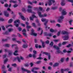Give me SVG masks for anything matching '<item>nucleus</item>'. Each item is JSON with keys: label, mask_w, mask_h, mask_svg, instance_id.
Returning <instances> with one entry per match:
<instances>
[{"label": "nucleus", "mask_w": 73, "mask_h": 73, "mask_svg": "<svg viewBox=\"0 0 73 73\" xmlns=\"http://www.w3.org/2000/svg\"><path fill=\"white\" fill-rule=\"evenodd\" d=\"M8 61V59H7V58H6L4 60V64H6V63L7 62V61Z\"/></svg>", "instance_id": "obj_34"}, {"label": "nucleus", "mask_w": 73, "mask_h": 73, "mask_svg": "<svg viewBox=\"0 0 73 73\" xmlns=\"http://www.w3.org/2000/svg\"><path fill=\"white\" fill-rule=\"evenodd\" d=\"M21 69L22 72H26L27 73H31V72L29 70H28L23 68H22Z\"/></svg>", "instance_id": "obj_7"}, {"label": "nucleus", "mask_w": 73, "mask_h": 73, "mask_svg": "<svg viewBox=\"0 0 73 73\" xmlns=\"http://www.w3.org/2000/svg\"><path fill=\"white\" fill-rule=\"evenodd\" d=\"M38 15L40 17H42V15L41 14V12H39L38 11Z\"/></svg>", "instance_id": "obj_22"}, {"label": "nucleus", "mask_w": 73, "mask_h": 73, "mask_svg": "<svg viewBox=\"0 0 73 73\" xmlns=\"http://www.w3.org/2000/svg\"><path fill=\"white\" fill-rule=\"evenodd\" d=\"M33 69L34 70H39L40 68L39 67H34Z\"/></svg>", "instance_id": "obj_32"}, {"label": "nucleus", "mask_w": 73, "mask_h": 73, "mask_svg": "<svg viewBox=\"0 0 73 73\" xmlns=\"http://www.w3.org/2000/svg\"><path fill=\"white\" fill-rule=\"evenodd\" d=\"M5 46L6 47H7L8 48H9V44H5Z\"/></svg>", "instance_id": "obj_56"}, {"label": "nucleus", "mask_w": 73, "mask_h": 73, "mask_svg": "<svg viewBox=\"0 0 73 73\" xmlns=\"http://www.w3.org/2000/svg\"><path fill=\"white\" fill-rule=\"evenodd\" d=\"M47 36H49V37H52V34H48Z\"/></svg>", "instance_id": "obj_64"}, {"label": "nucleus", "mask_w": 73, "mask_h": 73, "mask_svg": "<svg viewBox=\"0 0 73 73\" xmlns=\"http://www.w3.org/2000/svg\"><path fill=\"white\" fill-rule=\"evenodd\" d=\"M36 17V16L33 15H32L30 17V19L31 21H33L34 18Z\"/></svg>", "instance_id": "obj_12"}, {"label": "nucleus", "mask_w": 73, "mask_h": 73, "mask_svg": "<svg viewBox=\"0 0 73 73\" xmlns=\"http://www.w3.org/2000/svg\"><path fill=\"white\" fill-rule=\"evenodd\" d=\"M8 53L9 56H11L12 54V51L9 50L8 51Z\"/></svg>", "instance_id": "obj_20"}, {"label": "nucleus", "mask_w": 73, "mask_h": 73, "mask_svg": "<svg viewBox=\"0 0 73 73\" xmlns=\"http://www.w3.org/2000/svg\"><path fill=\"white\" fill-rule=\"evenodd\" d=\"M12 40L13 41H14L15 42H16V41H17V40H16V38H13Z\"/></svg>", "instance_id": "obj_37"}, {"label": "nucleus", "mask_w": 73, "mask_h": 73, "mask_svg": "<svg viewBox=\"0 0 73 73\" xmlns=\"http://www.w3.org/2000/svg\"><path fill=\"white\" fill-rule=\"evenodd\" d=\"M22 11L24 12H26V10H25V8H23L22 9Z\"/></svg>", "instance_id": "obj_53"}, {"label": "nucleus", "mask_w": 73, "mask_h": 73, "mask_svg": "<svg viewBox=\"0 0 73 73\" xmlns=\"http://www.w3.org/2000/svg\"><path fill=\"white\" fill-rule=\"evenodd\" d=\"M32 25L33 27H36V23H33Z\"/></svg>", "instance_id": "obj_42"}, {"label": "nucleus", "mask_w": 73, "mask_h": 73, "mask_svg": "<svg viewBox=\"0 0 73 73\" xmlns=\"http://www.w3.org/2000/svg\"><path fill=\"white\" fill-rule=\"evenodd\" d=\"M12 65L13 66H14V67H16L17 66V65L16 64H13Z\"/></svg>", "instance_id": "obj_61"}, {"label": "nucleus", "mask_w": 73, "mask_h": 73, "mask_svg": "<svg viewBox=\"0 0 73 73\" xmlns=\"http://www.w3.org/2000/svg\"><path fill=\"white\" fill-rule=\"evenodd\" d=\"M32 1L33 3L37 4V1L36 0H33Z\"/></svg>", "instance_id": "obj_36"}, {"label": "nucleus", "mask_w": 73, "mask_h": 73, "mask_svg": "<svg viewBox=\"0 0 73 73\" xmlns=\"http://www.w3.org/2000/svg\"><path fill=\"white\" fill-rule=\"evenodd\" d=\"M50 10V8H49V7H47L46 10V12H49Z\"/></svg>", "instance_id": "obj_51"}, {"label": "nucleus", "mask_w": 73, "mask_h": 73, "mask_svg": "<svg viewBox=\"0 0 73 73\" xmlns=\"http://www.w3.org/2000/svg\"><path fill=\"white\" fill-rule=\"evenodd\" d=\"M31 71L32 72H33V73H38L37 71H35V70L33 69V68H32L31 70Z\"/></svg>", "instance_id": "obj_28"}, {"label": "nucleus", "mask_w": 73, "mask_h": 73, "mask_svg": "<svg viewBox=\"0 0 73 73\" xmlns=\"http://www.w3.org/2000/svg\"><path fill=\"white\" fill-rule=\"evenodd\" d=\"M64 58H61L60 61L61 62H64Z\"/></svg>", "instance_id": "obj_43"}, {"label": "nucleus", "mask_w": 73, "mask_h": 73, "mask_svg": "<svg viewBox=\"0 0 73 73\" xmlns=\"http://www.w3.org/2000/svg\"><path fill=\"white\" fill-rule=\"evenodd\" d=\"M42 48H44L45 47V42H42Z\"/></svg>", "instance_id": "obj_46"}, {"label": "nucleus", "mask_w": 73, "mask_h": 73, "mask_svg": "<svg viewBox=\"0 0 73 73\" xmlns=\"http://www.w3.org/2000/svg\"><path fill=\"white\" fill-rule=\"evenodd\" d=\"M12 69V67H10L8 69V71H9V72H11Z\"/></svg>", "instance_id": "obj_47"}, {"label": "nucleus", "mask_w": 73, "mask_h": 73, "mask_svg": "<svg viewBox=\"0 0 73 73\" xmlns=\"http://www.w3.org/2000/svg\"><path fill=\"white\" fill-rule=\"evenodd\" d=\"M5 7H8V5L7 3H6L4 5Z\"/></svg>", "instance_id": "obj_62"}, {"label": "nucleus", "mask_w": 73, "mask_h": 73, "mask_svg": "<svg viewBox=\"0 0 73 73\" xmlns=\"http://www.w3.org/2000/svg\"><path fill=\"white\" fill-rule=\"evenodd\" d=\"M73 46V43H72V44H69L68 45L66 46L67 48H70L71 46Z\"/></svg>", "instance_id": "obj_24"}, {"label": "nucleus", "mask_w": 73, "mask_h": 73, "mask_svg": "<svg viewBox=\"0 0 73 73\" xmlns=\"http://www.w3.org/2000/svg\"><path fill=\"white\" fill-rule=\"evenodd\" d=\"M38 44H35V47L36 48H38Z\"/></svg>", "instance_id": "obj_55"}, {"label": "nucleus", "mask_w": 73, "mask_h": 73, "mask_svg": "<svg viewBox=\"0 0 73 73\" xmlns=\"http://www.w3.org/2000/svg\"><path fill=\"white\" fill-rule=\"evenodd\" d=\"M68 42V41H66V42H63L62 43V44L63 45H65V44H66Z\"/></svg>", "instance_id": "obj_33"}, {"label": "nucleus", "mask_w": 73, "mask_h": 73, "mask_svg": "<svg viewBox=\"0 0 73 73\" xmlns=\"http://www.w3.org/2000/svg\"><path fill=\"white\" fill-rule=\"evenodd\" d=\"M17 60L19 62H21V59L19 56H17L16 58H15L14 61H17Z\"/></svg>", "instance_id": "obj_10"}, {"label": "nucleus", "mask_w": 73, "mask_h": 73, "mask_svg": "<svg viewBox=\"0 0 73 73\" xmlns=\"http://www.w3.org/2000/svg\"><path fill=\"white\" fill-rule=\"evenodd\" d=\"M31 26H29V25H27L26 27V28L27 29H29L31 28Z\"/></svg>", "instance_id": "obj_49"}, {"label": "nucleus", "mask_w": 73, "mask_h": 73, "mask_svg": "<svg viewBox=\"0 0 73 73\" xmlns=\"http://www.w3.org/2000/svg\"><path fill=\"white\" fill-rule=\"evenodd\" d=\"M69 57H67L66 58L65 60L67 62V61H69Z\"/></svg>", "instance_id": "obj_54"}, {"label": "nucleus", "mask_w": 73, "mask_h": 73, "mask_svg": "<svg viewBox=\"0 0 73 73\" xmlns=\"http://www.w3.org/2000/svg\"><path fill=\"white\" fill-rule=\"evenodd\" d=\"M58 65H59V63H55L53 65V66L54 68H55V67L58 66Z\"/></svg>", "instance_id": "obj_18"}, {"label": "nucleus", "mask_w": 73, "mask_h": 73, "mask_svg": "<svg viewBox=\"0 0 73 73\" xmlns=\"http://www.w3.org/2000/svg\"><path fill=\"white\" fill-rule=\"evenodd\" d=\"M2 69L4 70L5 69V67L4 66V65H3V67H2Z\"/></svg>", "instance_id": "obj_59"}, {"label": "nucleus", "mask_w": 73, "mask_h": 73, "mask_svg": "<svg viewBox=\"0 0 73 73\" xmlns=\"http://www.w3.org/2000/svg\"><path fill=\"white\" fill-rule=\"evenodd\" d=\"M53 48H54L55 49H56L57 50H58L56 51V52H55L56 54H58V53H61V51H60V48H59L56 45H54L53 46Z\"/></svg>", "instance_id": "obj_1"}, {"label": "nucleus", "mask_w": 73, "mask_h": 73, "mask_svg": "<svg viewBox=\"0 0 73 73\" xmlns=\"http://www.w3.org/2000/svg\"><path fill=\"white\" fill-rule=\"evenodd\" d=\"M28 47V44H24L23 46V48H27Z\"/></svg>", "instance_id": "obj_21"}, {"label": "nucleus", "mask_w": 73, "mask_h": 73, "mask_svg": "<svg viewBox=\"0 0 73 73\" xmlns=\"http://www.w3.org/2000/svg\"><path fill=\"white\" fill-rule=\"evenodd\" d=\"M46 19L44 18H42L41 20L42 22H44Z\"/></svg>", "instance_id": "obj_50"}, {"label": "nucleus", "mask_w": 73, "mask_h": 73, "mask_svg": "<svg viewBox=\"0 0 73 73\" xmlns=\"http://www.w3.org/2000/svg\"><path fill=\"white\" fill-rule=\"evenodd\" d=\"M18 31H21V30H22V28L20 27H19L18 28Z\"/></svg>", "instance_id": "obj_44"}, {"label": "nucleus", "mask_w": 73, "mask_h": 73, "mask_svg": "<svg viewBox=\"0 0 73 73\" xmlns=\"http://www.w3.org/2000/svg\"><path fill=\"white\" fill-rule=\"evenodd\" d=\"M30 65L31 67H32L33 66L34 64L33 63L31 62L30 63Z\"/></svg>", "instance_id": "obj_52"}, {"label": "nucleus", "mask_w": 73, "mask_h": 73, "mask_svg": "<svg viewBox=\"0 0 73 73\" xmlns=\"http://www.w3.org/2000/svg\"><path fill=\"white\" fill-rule=\"evenodd\" d=\"M13 19H10L8 21V23L9 24H11V23H12V22L13 21Z\"/></svg>", "instance_id": "obj_29"}, {"label": "nucleus", "mask_w": 73, "mask_h": 73, "mask_svg": "<svg viewBox=\"0 0 73 73\" xmlns=\"http://www.w3.org/2000/svg\"><path fill=\"white\" fill-rule=\"evenodd\" d=\"M50 21L51 23H56V21L54 20H51Z\"/></svg>", "instance_id": "obj_38"}, {"label": "nucleus", "mask_w": 73, "mask_h": 73, "mask_svg": "<svg viewBox=\"0 0 73 73\" xmlns=\"http://www.w3.org/2000/svg\"><path fill=\"white\" fill-rule=\"evenodd\" d=\"M64 19V15H61L59 17V19H58V23H62L63 21V19Z\"/></svg>", "instance_id": "obj_3"}, {"label": "nucleus", "mask_w": 73, "mask_h": 73, "mask_svg": "<svg viewBox=\"0 0 73 73\" xmlns=\"http://www.w3.org/2000/svg\"><path fill=\"white\" fill-rule=\"evenodd\" d=\"M2 41H3V42L7 41H8V39H2Z\"/></svg>", "instance_id": "obj_63"}, {"label": "nucleus", "mask_w": 73, "mask_h": 73, "mask_svg": "<svg viewBox=\"0 0 73 73\" xmlns=\"http://www.w3.org/2000/svg\"><path fill=\"white\" fill-rule=\"evenodd\" d=\"M72 21H73V20H70L69 22L70 25H72Z\"/></svg>", "instance_id": "obj_48"}, {"label": "nucleus", "mask_w": 73, "mask_h": 73, "mask_svg": "<svg viewBox=\"0 0 73 73\" xmlns=\"http://www.w3.org/2000/svg\"><path fill=\"white\" fill-rule=\"evenodd\" d=\"M61 34L62 35H68L69 33L66 31H63L61 32Z\"/></svg>", "instance_id": "obj_11"}, {"label": "nucleus", "mask_w": 73, "mask_h": 73, "mask_svg": "<svg viewBox=\"0 0 73 73\" xmlns=\"http://www.w3.org/2000/svg\"><path fill=\"white\" fill-rule=\"evenodd\" d=\"M4 15L6 17H8L9 16V14L8 13V12L7 11H5L4 12Z\"/></svg>", "instance_id": "obj_15"}, {"label": "nucleus", "mask_w": 73, "mask_h": 73, "mask_svg": "<svg viewBox=\"0 0 73 73\" xmlns=\"http://www.w3.org/2000/svg\"><path fill=\"white\" fill-rule=\"evenodd\" d=\"M62 38H64V40H68L69 39V36H68L65 35L62 36Z\"/></svg>", "instance_id": "obj_9"}, {"label": "nucleus", "mask_w": 73, "mask_h": 73, "mask_svg": "<svg viewBox=\"0 0 73 73\" xmlns=\"http://www.w3.org/2000/svg\"><path fill=\"white\" fill-rule=\"evenodd\" d=\"M52 3H55V1L54 0H49L47 2L49 6H50L52 4Z\"/></svg>", "instance_id": "obj_2"}, {"label": "nucleus", "mask_w": 73, "mask_h": 73, "mask_svg": "<svg viewBox=\"0 0 73 73\" xmlns=\"http://www.w3.org/2000/svg\"><path fill=\"white\" fill-rule=\"evenodd\" d=\"M48 21H49V20L46 19L44 22V25H45V29L46 30H47L46 29L48 28V26L46 25V24H47V23H48Z\"/></svg>", "instance_id": "obj_5"}, {"label": "nucleus", "mask_w": 73, "mask_h": 73, "mask_svg": "<svg viewBox=\"0 0 73 73\" xmlns=\"http://www.w3.org/2000/svg\"><path fill=\"white\" fill-rule=\"evenodd\" d=\"M22 40L23 42H24V43H26V40L25 39H23Z\"/></svg>", "instance_id": "obj_60"}, {"label": "nucleus", "mask_w": 73, "mask_h": 73, "mask_svg": "<svg viewBox=\"0 0 73 73\" xmlns=\"http://www.w3.org/2000/svg\"><path fill=\"white\" fill-rule=\"evenodd\" d=\"M14 30L12 28H9L8 29V31L9 32H12V31H13Z\"/></svg>", "instance_id": "obj_25"}, {"label": "nucleus", "mask_w": 73, "mask_h": 73, "mask_svg": "<svg viewBox=\"0 0 73 73\" xmlns=\"http://www.w3.org/2000/svg\"><path fill=\"white\" fill-rule=\"evenodd\" d=\"M9 2L10 3H16L17 1H15L13 0H10Z\"/></svg>", "instance_id": "obj_23"}, {"label": "nucleus", "mask_w": 73, "mask_h": 73, "mask_svg": "<svg viewBox=\"0 0 73 73\" xmlns=\"http://www.w3.org/2000/svg\"><path fill=\"white\" fill-rule=\"evenodd\" d=\"M69 70V69H61V72L62 73H64V72H65V71H68Z\"/></svg>", "instance_id": "obj_16"}, {"label": "nucleus", "mask_w": 73, "mask_h": 73, "mask_svg": "<svg viewBox=\"0 0 73 73\" xmlns=\"http://www.w3.org/2000/svg\"><path fill=\"white\" fill-rule=\"evenodd\" d=\"M31 35H32L33 36H36L37 34L36 33H34L33 32H32L30 33Z\"/></svg>", "instance_id": "obj_19"}, {"label": "nucleus", "mask_w": 73, "mask_h": 73, "mask_svg": "<svg viewBox=\"0 0 73 73\" xmlns=\"http://www.w3.org/2000/svg\"><path fill=\"white\" fill-rule=\"evenodd\" d=\"M49 45L50 47H52L53 45V42H51L50 44Z\"/></svg>", "instance_id": "obj_35"}, {"label": "nucleus", "mask_w": 73, "mask_h": 73, "mask_svg": "<svg viewBox=\"0 0 73 73\" xmlns=\"http://www.w3.org/2000/svg\"><path fill=\"white\" fill-rule=\"evenodd\" d=\"M50 32H52V33H53V32H54V30L52 29H50Z\"/></svg>", "instance_id": "obj_45"}, {"label": "nucleus", "mask_w": 73, "mask_h": 73, "mask_svg": "<svg viewBox=\"0 0 73 73\" xmlns=\"http://www.w3.org/2000/svg\"><path fill=\"white\" fill-rule=\"evenodd\" d=\"M21 18L22 20H23V21H25L26 19L25 18V17L22 15H21Z\"/></svg>", "instance_id": "obj_26"}, {"label": "nucleus", "mask_w": 73, "mask_h": 73, "mask_svg": "<svg viewBox=\"0 0 73 73\" xmlns=\"http://www.w3.org/2000/svg\"><path fill=\"white\" fill-rule=\"evenodd\" d=\"M27 11L28 12H29V13H32V10L31 9H28L27 10Z\"/></svg>", "instance_id": "obj_30"}, {"label": "nucleus", "mask_w": 73, "mask_h": 73, "mask_svg": "<svg viewBox=\"0 0 73 73\" xmlns=\"http://www.w3.org/2000/svg\"><path fill=\"white\" fill-rule=\"evenodd\" d=\"M22 32H24V33H26L27 32V31L25 30V29H24L22 30Z\"/></svg>", "instance_id": "obj_58"}, {"label": "nucleus", "mask_w": 73, "mask_h": 73, "mask_svg": "<svg viewBox=\"0 0 73 73\" xmlns=\"http://www.w3.org/2000/svg\"><path fill=\"white\" fill-rule=\"evenodd\" d=\"M18 53V50H16L14 52L13 54L14 56H18L19 54H17Z\"/></svg>", "instance_id": "obj_17"}, {"label": "nucleus", "mask_w": 73, "mask_h": 73, "mask_svg": "<svg viewBox=\"0 0 73 73\" xmlns=\"http://www.w3.org/2000/svg\"><path fill=\"white\" fill-rule=\"evenodd\" d=\"M19 21L20 20H18L15 21L14 22V25H15V26L17 28H18L19 27V24H17L16 23H20Z\"/></svg>", "instance_id": "obj_4"}, {"label": "nucleus", "mask_w": 73, "mask_h": 73, "mask_svg": "<svg viewBox=\"0 0 73 73\" xmlns=\"http://www.w3.org/2000/svg\"><path fill=\"white\" fill-rule=\"evenodd\" d=\"M33 57V55H32L31 54H30L28 56H27V58H28L29 57Z\"/></svg>", "instance_id": "obj_27"}, {"label": "nucleus", "mask_w": 73, "mask_h": 73, "mask_svg": "<svg viewBox=\"0 0 73 73\" xmlns=\"http://www.w3.org/2000/svg\"><path fill=\"white\" fill-rule=\"evenodd\" d=\"M62 15H66L67 13L65 9L62 10Z\"/></svg>", "instance_id": "obj_14"}, {"label": "nucleus", "mask_w": 73, "mask_h": 73, "mask_svg": "<svg viewBox=\"0 0 73 73\" xmlns=\"http://www.w3.org/2000/svg\"><path fill=\"white\" fill-rule=\"evenodd\" d=\"M25 66H26V67H28V66H29V64H25Z\"/></svg>", "instance_id": "obj_57"}, {"label": "nucleus", "mask_w": 73, "mask_h": 73, "mask_svg": "<svg viewBox=\"0 0 73 73\" xmlns=\"http://www.w3.org/2000/svg\"><path fill=\"white\" fill-rule=\"evenodd\" d=\"M61 4L62 6H64V5H65V0H62Z\"/></svg>", "instance_id": "obj_13"}, {"label": "nucleus", "mask_w": 73, "mask_h": 73, "mask_svg": "<svg viewBox=\"0 0 73 73\" xmlns=\"http://www.w3.org/2000/svg\"><path fill=\"white\" fill-rule=\"evenodd\" d=\"M57 8V7H52V9L53 10H55Z\"/></svg>", "instance_id": "obj_41"}, {"label": "nucleus", "mask_w": 73, "mask_h": 73, "mask_svg": "<svg viewBox=\"0 0 73 73\" xmlns=\"http://www.w3.org/2000/svg\"><path fill=\"white\" fill-rule=\"evenodd\" d=\"M33 57L35 59L36 58V54H37V51L35 50H33Z\"/></svg>", "instance_id": "obj_6"}, {"label": "nucleus", "mask_w": 73, "mask_h": 73, "mask_svg": "<svg viewBox=\"0 0 73 73\" xmlns=\"http://www.w3.org/2000/svg\"><path fill=\"white\" fill-rule=\"evenodd\" d=\"M46 16H47V15H46V14L45 13V14H44L43 15H42V17H46Z\"/></svg>", "instance_id": "obj_40"}, {"label": "nucleus", "mask_w": 73, "mask_h": 73, "mask_svg": "<svg viewBox=\"0 0 73 73\" xmlns=\"http://www.w3.org/2000/svg\"><path fill=\"white\" fill-rule=\"evenodd\" d=\"M41 62V60H39L37 61L36 62V64H40Z\"/></svg>", "instance_id": "obj_39"}, {"label": "nucleus", "mask_w": 73, "mask_h": 73, "mask_svg": "<svg viewBox=\"0 0 73 73\" xmlns=\"http://www.w3.org/2000/svg\"><path fill=\"white\" fill-rule=\"evenodd\" d=\"M66 1L68 2H70L72 3H73V0H66ZM72 5L73 6V3L72 4Z\"/></svg>", "instance_id": "obj_31"}, {"label": "nucleus", "mask_w": 73, "mask_h": 73, "mask_svg": "<svg viewBox=\"0 0 73 73\" xmlns=\"http://www.w3.org/2000/svg\"><path fill=\"white\" fill-rule=\"evenodd\" d=\"M43 54H45L46 56H48V60H50V53L43 52Z\"/></svg>", "instance_id": "obj_8"}]
</instances>
